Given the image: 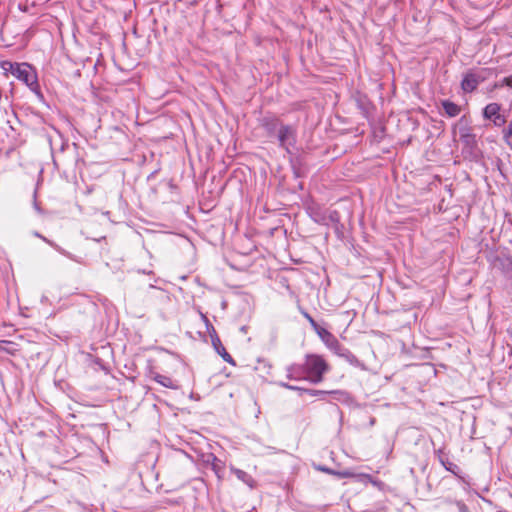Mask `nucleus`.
<instances>
[{
	"mask_svg": "<svg viewBox=\"0 0 512 512\" xmlns=\"http://www.w3.org/2000/svg\"><path fill=\"white\" fill-rule=\"evenodd\" d=\"M1 66L5 71L10 72L15 78L23 82L36 95L39 101H44L37 72L31 64L4 61Z\"/></svg>",
	"mask_w": 512,
	"mask_h": 512,
	"instance_id": "f257e3e1",
	"label": "nucleus"
},
{
	"mask_svg": "<svg viewBox=\"0 0 512 512\" xmlns=\"http://www.w3.org/2000/svg\"><path fill=\"white\" fill-rule=\"evenodd\" d=\"M453 133H459V140L462 143V153L471 158H477L479 148L476 134L473 132L470 118L463 115L453 126Z\"/></svg>",
	"mask_w": 512,
	"mask_h": 512,
	"instance_id": "f03ea898",
	"label": "nucleus"
},
{
	"mask_svg": "<svg viewBox=\"0 0 512 512\" xmlns=\"http://www.w3.org/2000/svg\"><path fill=\"white\" fill-rule=\"evenodd\" d=\"M304 366L308 376V381L313 384L322 382L324 374L330 370L329 364L321 355L318 354H307L305 356Z\"/></svg>",
	"mask_w": 512,
	"mask_h": 512,
	"instance_id": "7ed1b4c3",
	"label": "nucleus"
},
{
	"mask_svg": "<svg viewBox=\"0 0 512 512\" xmlns=\"http://www.w3.org/2000/svg\"><path fill=\"white\" fill-rule=\"evenodd\" d=\"M489 75V69H470L462 78L461 89L464 93H473L478 86L486 81Z\"/></svg>",
	"mask_w": 512,
	"mask_h": 512,
	"instance_id": "20e7f679",
	"label": "nucleus"
},
{
	"mask_svg": "<svg viewBox=\"0 0 512 512\" xmlns=\"http://www.w3.org/2000/svg\"><path fill=\"white\" fill-rule=\"evenodd\" d=\"M274 139L278 141L281 149L291 154L297 143V128L290 124H283Z\"/></svg>",
	"mask_w": 512,
	"mask_h": 512,
	"instance_id": "39448f33",
	"label": "nucleus"
},
{
	"mask_svg": "<svg viewBox=\"0 0 512 512\" xmlns=\"http://www.w3.org/2000/svg\"><path fill=\"white\" fill-rule=\"evenodd\" d=\"M201 317L206 324L207 331L210 334L211 342H212V345H213V348L215 349V351L222 357V359L225 362L235 366L236 365L235 360L232 358V356L226 351V349L222 345L221 340H220L219 336L217 335V332H216L214 326L210 323V321L206 315L201 314Z\"/></svg>",
	"mask_w": 512,
	"mask_h": 512,
	"instance_id": "423d86ee",
	"label": "nucleus"
},
{
	"mask_svg": "<svg viewBox=\"0 0 512 512\" xmlns=\"http://www.w3.org/2000/svg\"><path fill=\"white\" fill-rule=\"evenodd\" d=\"M260 126L264 129L268 138L274 139L283 126V121L273 113H266L260 120Z\"/></svg>",
	"mask_w": 512,
	"mask_h": 512,
	"instance_id": "0eeeda50",
	"label": "nucleus"
},
{
	"mask_svg": "<svg viewBox=\"0 0 512 512\" xmlns=\"http://www.w3.org/2000/svg\"><path fill=\"white\" fill-rule=\"evenodd\" d=\"M501 105L498 103H489L482 110V116L490 120L495 127H502L506 123V118L500 113Z\"/></svg>",
	"mask_w": 512,
	"mask_h": 512,
	"instance_id": "6e6552de",
	"label": "nucleus"
},
{
	"mask_svg": "<svg viewBox=\"0 0 512 512\" xmlns=\"http://www.w3.org/2000/svg\"><path fill=\"white\" fill-rule=\"evenodd\" d=\"M316 334L319 336L325 346L334 354L342 346L336 336L325 328L320 329Z\"/></svg>",
	"mask_w": 512,
	"mask_h": 512,
	"instance_id": "1a4fd4ad",
	"label": "nucleus"
},
{
	"mask_svg": "<svg viewBox=\"0 0 512 512\" xmlns=\"http://www.w3.org/2000/svg\"><path fill=\"white\" fill-rule=\"evenodd\" d=\"M338 357L344 359L351 366L359 368L361 370H365V364L360 361L348 348L342 345L338 351L335 353Z\"/></svg>",
	"mask_w": 512,
	"mask_h": 512,
	"instance_id": "9d476101",
	"label": "nucleus"
},
{
	"mask_svg": "<svg viewBox=\"0 0 512 512\" xmlns=\"http://www.w3.org/2000/svg\"><path fill=\"white\" fill-rule=\"evenodd\" d=\"M287 379L289 380H306L308 381V376L305 370L304 363L303 364H291L287 367Z\"/></svg>",
	"mask_w": 512,
	"mask_h": 512,
	"instance_id": "9b49d317",
	"label": "nucleus"
},
{
	"mask_svg": "<svg viewBox=\"0 0 512 512\" xmlns=\"http://www.w3.org/2000/svg\"><path fill=\"white\" fill-rule=\"evenodd\" d=\"M151 378L163 387L178 390L181 385L178 380L171 378L170 376L163 375L157 372H151Z\"/></svg>",
	"mask_w": 512,
	"mask_h": 512,
	"instance_id": "f8f14e48",
	"label": "nucleus"
},
{
	"mask_svg": "<svg viewBox=\"0 0 512 512\" xmlns=\"http://www.w3.org/2000/svg\"><path fill=\"white\" fill-rule=\"evenodd\" d=\"M435 454L437 455L438 457V460L440 461V463L443 465V467L451 472L452 474H454L455 476L461 478V469L460 467L449 461L448 457L445 455V453L443 452L442 449H438L437 451H435Z\"/></svg>",
	"mask_w": 512,
	"mask_h": 512,
	"instance_id": "ddd939ff",
	"label": "nucleus"
},
{
	"mask_svg": "<svg viewBox=\"0 0 512 512\" xmlns=\"http://www.w3.org/2000/svg\"><path fill=\"white\" fill-rule=\"evenodd\" d=\"M329 395H332L335 400L348 407H354L357 405L356 400L348 391L331 390L329 391Z\"/></svg>",
	"mask_w": 512,
	"mask_h": 512,
	"instance_id": "4468645a",
	"label": "nucleus"
},
{
	"mask_svg": "<svg viewBox=\"0 0 512 512\" xmlns=\"http://www.w3.org/2000/svg\"><path fill=\"white\" fill-rule=\"evenodd\" d=\"M440 103L444 114L450 118L458 116L461 112V107L449 99L441 100Z\"/></svg>",
	"mask_w": 512,
	"mask_h": 512,
	"instance_id": "2eb2a0df",
	"label": "nucleus"
},
{
	"mask_svg": "<svg viewBox=\"0 0 512 512\" xmlns=\"http://www.w3.org/2000/svg\"><path fill=\"white\" fill-rule=\"evenodd\" d=\"M308 214L311 219L320 225H327V214L318 206L309 207Z\"/></svg>",
	"mask_w": 512,
	"mask_h": 512,
	"instance_id": "dca6fc26",
	"label": "nucleus"
},
{
	"mask_svg": "<svg viewBox=\"0 0 512 512\" xmlns=\"http://www.w3.org/2000/svg\"><path fill=\"white\" fill-rule=\"evenodd\" d=\"M230 470L241 482L250 488H254L256 482L250 474L233 466H231Z\"/></svg>",
	"mask_w": 512,
	"mask_h": 512,
	"instance_id": "f3484780",
	"label": "nucleus"
},
{
	"mask_svg": "<svg viewBox=\"0 0 512 512\" xmlns=\"http://www.w3.org/2000/svg\"><path fill=\"white\" fill-rule=\"evenodd\" d=\"M499 265L502 273L508 280H512V257L504 256L499 259Z\"/></svg>",
	"mask_w": 512,
	"mask_h": 512,
	"instance_id": "a211bd4d",
	"label": "nucleus"
},
{
	"mask_svg": "<svg viewBox=\"0 0 512 512\" xmlns=\"http://www.w3.org/2000/svg\"><path fill=\"white\" fill-rule=\"evenodd\" d=\"M34 235L36 237H39L41 238L44 242H46L47 244H49L51 247H53L56 251H58L59 253H61L62 255L66 256V257H69L72 259V256L69 252H67L65 249H63L62 247H60L59 245H57L55 242L47 239L46 237L42 236L40 233L38 232H35Z\"/></svg>",
	"mask_w": 512,
	"mask_h": 512,
	"instance_id": "6ab92c4d",
	"label": "nucleus"
},
{
	"mask_svg": "<svg viewBox=\"0 0 512 512\" xmlns=\"http://www.w3.org/2000/svg\"><path fill=\"white\" fill-rule=\"evenodd\" d=\"M299 310L300 313L308 320L315 333H317L320 329L323 328L314 320V318L306 310H304L302 307H299Z\"/></svg>",
	"mask_w": 512,
	"mask_h": 512,
	"instance_id": "aec40b11",
	"label": "nucleus"
},
{
	"mask_svg": "<svg viewBox=\"0 0 512 512\" xmlns=\"http://www.w3.org/2000/svg\"><path fill=\"white\" fill-rule=\"evenodd\" d=\"M301 393H305L311 397L329 395V391L309 388H306V390H301Z\"/></svg>",
	"mask_w": 512,
	"mask_h": 512,
	"instance_id": "412c9836",
	"label": "nucleus"
},
{
	"mask_svg": "<svg viewBox=\"0 0 512 512\" xmlns=\"http://www.w3.org/2000/svg\"><path fill=\"white\" fill-rule=\"evenodd\" d=\"M339 221H340V216H339L338 211H336V210L330 211L329 214L327 215V224L329 222L339 223Z\"/></svg>",
	"mask_w": 512,
	"mask_h": 512,
	"instance_id": "4be33fe9",
	"label": "nucleus"
},
{
	"mask_svg": "<svg viewBox=\"0 0 512 512\" xmlns=\"http://www.w3.org/2000/svg\"><path fill=\"white\" fill-rule=\"evenodd\" d=\"M332 475H335L338 478H351L354 476V473L350 470H341V471L335 470V473H333Z\"/></svg>",
	"mask_w": 512,
	"mask_h": 512,
	"instance_id": "5701e85b",
	"label": "nucleus"
},
{
	"mask_svg": "<svg viewBox=\"0 0 512 512\" xmlns=\"http://www.w3.org/2000/svg\"><path fill=\"white\" fill-rule=\"evenodd\" d=\"M209 457L212 458V469H213V471L219 476V471H220L219 462L220 461L217 459V457L214 454H210Z\"/></svg>",
	"mask_w": 512,
	"mask_h": 512,
	"instance_id": "b1692460",
	"label": "nucleus"
},
{
	"mask_svg": "<svg viewBox=\"0 0 512 512\" xmlns=\"http://www.w3.org/2000/svg\"><path fill=\"white\" fill-rule=\"evenodd\" d=\"M33 207L38 214H43V209L41 208L40 204L37 202V190L36 189L34 190V193H33Z\"/></svg>",
	"mask_w": 512,
	"mask_h": 512,
	"instance_id": "393cba45",
	"label": "nucleus"
},
{
	"mask_svg": "<svg viewBox=\"0 0 512 512\" xmlns=\"http://www.w3.org/2000/svg\"><path fill=\"white\" fill-rule=\"evenodd\" d=\"M459 512H469L467 505L463 501H454Z\"/></svg>",
	"mask_w": 512,
	"mask_h": 512,
	"instance_id": "a878e982",
	"label": "nucleus"
},
{
	"mask_svg": "<svg viewBox=\"0 0 512 512\" xmlns=\"http://www.w3.org/2000/svg\"><path fill=\"white\" fill-rule=\"evenodd\" d=\"M315 468L318 470V471H322L324 473H327V474H330L332 475L333 473H335V470L331 469V468H328L326 466H323V465H318V466H315Z\"/></svg>",
	"mask_w": 512,
	"mask_h": 512,
	"instance_id": "bb28decb",
	"label": "nucleus"
},
{
	"mask_svg": "<svg viewBox=\"0 0 512 512\" xmlns=\"http://www.w3.org/2000/svg\"><path fill=\"white\" fill-rule=\"evenodd\" d=\"M72 149H73V152H74V155H75V157H74V158H75V165L77 166V165H78V163H79L80 161H82V159H81V158H80V156L78 155V152H77V150H78V146H77L75 143H73V144H72Z\"/></svg>",
	"mask_w": 512,
	"mask_h": 512,
	"instance_id": "cd10ccee",
	"label": "nucleus"
},
{
	"mask_svg": "<svg viewBox=\"0 0 512 512\" xmlns=\"http://www.w3.org/2000/svg\"><path fill=\"white\" fill-rule=\"evenodd\" d=\"M289 390L297 391L299 395H303L304 393H301V390H306V388L291 385V388Z\"/></svg>",
	"mask_w": 512,
	"mask_h": 512,
	"instance_id": "c85d7f7f",
	"label": "nucleus"
},
{
	"mask_svg": "<svg viewBox=\"0 0 512 512\" xmlns=\"http://www.w3.org/2000/svg\"><path fill=\"white\" fill-rule=\"evenodd\" d=\"M503 82H504L505 85H507L508 87L512 88V75L508 76V77H505Z\"/></svg>",
	"mask_w": 512,
	"mask_h": 512,
	"instance_id": "c756f323",
	"label": "nucleus"
},
{
	"mask_svg": "<svg viewBox=\"0 0 512 512\" xmlns=\"http://www.w3.org/2000/svg\"><path fill=\"white\" fill-rule=\"evenodd\" d=\"M278 385L283 387V388H286V389H290L291 388V384L286 383V382H278Z\"/></svg>",
	"mask_w": 512,
	"mask_h": 512,
	"instance_id": "7c9ffc66",
	"label": "nucleus"
},
{
	"mask_svg": "<svg viewBox=\"0 0 512 512\" xmlns=\"http://www.w3.org/2000/svg\"><path fill=\"white\" fill-rule=\"evenodd\" d=\"M65 149H68V150L70 149L69 144L62 143L61 144V148H60V152H63Z\"/></svg>",
	"mask_w": 512,
	"mask_h": 512,
	"instance_id": "2f4dec72",
	"label": "nucleus"
},
{
	"mask_svg": "<svg viewBox=\"0 0 512 512\" xmlns=\"http://www.w3.org/2000/svg\"><path fill=\"white\" fill-rule=\"evenodd\" d=\"M41 302H42V303H47V302H48V297H47V296H45V295H43V296L41 297Z\"/></svg>",
	"mask_w": 512,
	"mask_h": 512,
	"instance_id": "473e14b6",
	"label": "nucleus"
},
{
	"mask_svg": "<svg viewBox=\"0 0 512 512\" xmlns=\"http://www.w3.org/2000/svg\"><path fill=\"white\" fill-rule=\"evenodd\" d=\"M511 336H512V330H511Z\"/></svg>",
	"mask_w": 512,
	"mask_h": 512,
	"instance_id": "72a5a7b5",
	"label": "nucleus"
}]
</instances>
